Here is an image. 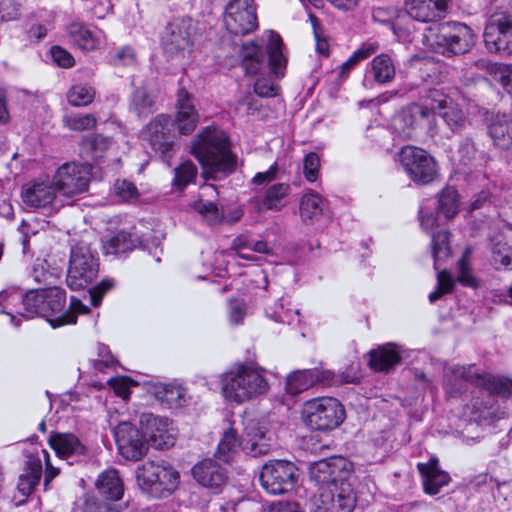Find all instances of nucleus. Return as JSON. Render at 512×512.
<instances>
[{
  "instance_id": "obj_1",
  "label": "nucleus",
  "mask_w": 512,
  "mask_h": 512,
  "mask_svg": "<svg viewBox=\"0 0 512 512\" xmlns=\"http://www.w3.org/2000/svg\"><path fill=\"white\" fill-rule=\"evenodd\" d=\"M350 471L343 459L321 460L310 466V478L318 487L311 512H352L356 494L348 481Z\"/></svg>"
},
{
  "instance_id": "obj_2",
  "label": "nucleus",
  "mask_w": 512,
  "mask_h": 512,
  "mask_svg": "<svg viewBox=\"0 0 512 512\" xmlns=\"http://www.w3.org/2000/svg\"><path fill=\"white\" fill-rule=\"evenodd\" d=\"M191 153L198 159L206 173L213 178L234 171L236 160L231 153L227 134L216 127H206L194 138Z\"/></svg>"
},
{
  "instance_id": "obj_3",
  "label": "nucleus",
  "mask_w": 512,
  "mask_h": 512,
  "mask_svg": "<svg viewBox=\"0 0 512 512\" xmlns=\"http://www.w3.org/2000/svg\"><path fill=\"white\" fill-rule=\"evenodd\" d=\"M222 393L238 404L256 399L269 390L263 370L251 364H237L221 377Z\"/></svg>"
},
{
  "instance_id": "obj_4",
  "label": "nucleus",
  "mask_w": 512,
  "mask_h": 512,
  "mask_svg": "<svg viewBox=\"0 0 512 512\" xmlns=\"http://www.w3.org/2000/svg\"><path fill=\"white\" fill-rule=\"evenodd\" d=\"M473 30L461 22H444L430 27L425 35L435 52L451 57L469 52L475 44Z\"/></svg>"
},
{
  "instance_id": "obj_5",
  "label": "nucleus",
  "mask_w": 512,
  "mask_h": 512,
  "mask_svg": "<svg viewBox=\"0 0 512 512\" xmlns=\"http://www.w3.org/2000/svg\"><path fill=\"white\" fill-rule=\"evenodd\" d=\"M179 472L165 461H147L136 470L139 487L155 498L170 496L178 487Z\"/></svg>"
},
{
  "instance_id": "obj_6",
  "label": "nucleus",
  "mask_w": 512,
  "mask_h": 512,
  "mask_svg": "<svg viewBox=\"0 0 512 512\" xmlns=\"http://www.w3.org/2000/svg\"><path fill=\"white\" fill-rule=\"evenodd\" d=\"M98 258L85 240L71 246L66 282L73 290L88 287L98 276Z\"/></svg>"
},
{
  "instance_id": "obj_7",
  "label": "nucleus",
  "mask_w": 512,
  "mask_h": 512,
  "mask_svg": "<svg viewBox=\"0 0 512 512\" xmlns=\"http://www.w3.org/2000/svg\"><path fill=\"white\" fill-rule=\"evenodd\" d=\"M444 381L449 392L460 391L462 381H467L501 397L512 396V380L481 374L474 365L451 368L450 372L445 373Z\"/></svg>"
},
{
  "instance_id": "obj_8",
  "label": "nucleus",
  "mask_w": 512,
  "mask_h": 512,
  "mask_svg": "<svg viewBox=\"0 0 512 512\" xmlns=\"http://www.w3.org/2000/svg\"><path fill=\"white\" fill-rule=\"evenodd\" d=\"M302 419L311 429L333 430L344 421L345 410L343 405L333 397H318L304 403Z\"/></svg>"
},
{
  "instance_id": "obj_9",
  "label": "nucleus",
  "mask_w": 512,
  "mask_h": 512,
  "mask_svg": "<svg viewBox=\"0 0 512 512\" xmlns=\"http://www.w3.org/2000/svg\"><path fill=\"white\" fill-rule=\"evenodd\" d=\"M434 93H440L439 90H430L420 102L412 103L408 108L394 118V128L400 130L406 139L412 138V127L415 125L426 126L433 135L437 133L438 108L433 104Z\"/></svg>"
},
{
  "instance_id": "obj_10",
  "label": "nucleus",
  "mask_w": 512,
  "mask_h": 512,
  "mask_svg": "<svg viewBox=\"0 0 512 512\" xmlns=\"http://www.w3.org/2000/svg\"><path fill=\"white\" fill-rule=\"evenodd\" d=\"M45 300L40 309V317L46 318L53 328L77 321V313H86L88 308L80 300L72 297L68 310L64 311L66 292L59 287L45 289Z\"/></svg>"
},
{
  "instance_id": "obj_11",
  "label": "nucleus",
  "mask_w": 512,
  "mask_h": 512,
  "mask_svg": "<svg viewBox=\"0 0 512 512\" xmlns=\"http://www.w3.org/2000/svg\"><path fill=\"white\" fill-rule=\"evenodd\" d=\"M262 488L271 495H282L294 489L298 480V468L287 460L265 463L260 472Z\"/></svg>"
},
{
  "instance_id": "obj_12",
  "label": "nucleus",
  "mask_w": 512,
  "mask_h": 512,
  "mask_svg": "<svg viewBox=\"0 0 512 512\" xmlns=\"http://www.w3.org/2000/svg\"><path fill=\"white\" fill-rule=\"evenodd\" d=\"M399 159L406 174L416 184H430L439 176L435 159L421 148L405 146Z\"/></svg>"
},
{
  "instance_id": "obj_13",
  "label": "nucleus",
  "mask_w": 512,
  "mask_h": 512,
  "mask_svg": "<svg viewBox=\"0 0 512 512\" xmlns=\"http://www.w3.org/2000/svg\"><path fill=\"white\" fill-rule=\"evenodd\" d=\"M483 38L489 52L512 55V13H493L486 23Z\"/></svg>"
},
{
  "instance_id": "obj_14",
  "label": "nucleus",
  "mask_w": 512,
  "mask_h": 512,
  "mask_svg": "<svg viewBox=\"0 0 512 512\" xmlns=\"http://www.w3.org/2000/svg\"><path fill=\"white\" fill-rule=\"evenodd\" d=\"M91 175L90 165L65 163L57 169L52 184L61 195L74 197L88 190Z\"/></svg>"
},
{
  "instance_id": "obj_15",
  "label": "nucleus",
  "mask_w": 512,
  "mask_h": 512,
  "mask_svg": "<svg viewBox=\"0 0 512 512\" xmlns=\"http://www.w3.org/2000/svg\"><path fill=\"white\" fill-rule=\"evenodd\" d=\"M142 139L163 159H169L176 137L172 131V120L168 114L154 117L142 130Z\"/></svg>"
},
{
  "instance_id": "obj_16",
  "label": "nucleus",
  "mask_w": 512,
  "mask_h": 512,
  "mask_svg": "<svg viewBox=\"0 0 512 512\" xmlns=\"http://www.w3.org/2000/svg\"><path fill=\"white\" fill-rule=\"evenodd\" d=\"M224 25L237 36L253 32L258 27L254 0H232L226 6Z\"/></svg>"
},
{
  "instance_id": "obj_17",
  "label": "nucleus",
  "mask_w": 512,
  "mask_h": 512,
  "mask_svg": "<svg viewBox=\"0 0 512 512\" xmlns=\"http://www.w3.org/2000/svg\"><path fill=\"white\" fill-rule=\"evenodd\" d=\"M114 437L120 455L127 460L138 461L148 451L143 435L130 422L119 423L114 429Z\"/></svg>"
},
{
  "instance_id": "obj_18",
  "label": "nucleus",
  "mask_w": 512,
  "mask_h": 512,
  "mask_svg": "<svg viewBox=\"0 0 512 512\" xmlns=\"http://www.w3.org/2000/svg\"><path fill=\"white\" fill-rule=\"evenodd\" d=\"M140 423L150 445L158 450L172 447L176 441V432L167 418L153 414H142Z\"/></svg>"
},
{
  "instance_id": "obj_19",
  "label": "nucleus",
  "mask_w": 512,
  "mask_h": 512,
  "mask_svg": "<svg viewBox=\"0 0 512 512\" xmlns=\"http://www.w3.org/2000/svg\"><path fill=\"white\" fill-rule=\"evenodd\" d=\"M194 30L190 18H177L171 21L162 36L164 51L169 55L185 51L192 44Z\"/></svg>"
},
{
  "instance_id": "obj_20",
  "label": "nucleus",
  "mask_w": 512,
  "mask_h": 512,
  "mask_svg": "<svg viewBox=\"0 0 512 512\" xmlns=\"http://www.w3.org/2000/svg\"><path fill=\"white\" fill-rule=\"evenodd\" d=\"M451 0H404V12L413 20L430 23L445 18Z\"/></svg>"
},
{
  "instance_id": "obj_21",
  "label": "nucleus",
  "mask_w": 512,
  "mask_h": 512,
  "mask_svg": "<svg viewBox=\"0 0 512 512\" xmlns=\"http://www.w3.org/2000/svg\"><path fill=\"white\" fill-rule=\"evenodd\" d=\"M192 476L199 485L214 494L221 493L228 480L226 469L213 459H204L194 465Z\"/></svg>"
},
{
  "instance_id": "obj_22",
  "label": "nucleus",
  "mask_w": 512,
  "mask_h": 512,
  "mask_svg": "<svg viewBox=\"0 0 512 512\" xmlns=\"http://www.w3.org/2000/svg\"><path fill=\"white\" fill-rule=\"evenodd\" d=\"M200 115L195 108L193 95L185 88L177 92L174 125L182 135H190L197 127Z\"/></svg>"
},
{
  "instance_id": "obj_23",
  "label": "nucleus",
  "mask_w": 512,
  "mask_h": 512,
  "mask_svg": "<svg viewBox=\"0 0 512 512\" xmlns=\"http://www.w3.org/2000/svg\"><path fill=\"white\" fill-rule=\"evenodd\" d=\"M396 76L394 60L389 54L381 53L375 56L366 68L363 85L371 87L372 83L385 85L391 83Z\"/></svg>"
},
{
  "instance_id": "obj_24",
  "label": "nucleus",
  "mask_w": 512,
  "mask_h": 512,
  "mask_svg": "<svg viewBox=\"0 0 512 512\" xmlns=\"http://www.w3.org/2000/svg\"><path fill=\"white\" fill-rule=\"evenodd\" d=\"M434 95L433 104L438 108V116L452 132L462 130L467 123V116L460 105L442 92Z\"/></svg>"
},
{
  "instance_id": "obj_25",
  "label": "nucleus",
  "mask_w": 512,
  "mask_h": 512,
  "mask_svg": "<svg viewBox=\"0 0 512 512\" xmlns=\"http://www.w3.org/2000/svg\"><path fill=\"white\" fill-rule=\"evenodd\" d=\"M490 263L496 270L512 271V228L491 238Z\"/></svg>"
},
{
  "instance_id": "obj_26",
  "label": "nucleus",
  "mask_w": 512,
  "mask_h": 512,
  "mask_svg": "<svg viewBox=\"0 0 512 512\" xmlns=\"http://www.w3.org/2000/svg\"><path fill=\"white\" fill-rule=\"evenodd\" d=\"M270 447L266 431L260 427L259 423L254 420L246 422L242 436V451L247 455L257 457L266 454Z\"/></svg>"
},
{
  "instance_id": "obj_27",
  "label": "nucleus",
  "mask_w": 512,
  "mask_h": 512,
  "mask_svg": "<svg viewBox=\"0 0 512 512\" xmlns=\"http://www.w3.org/2000/svg\"><path fill=\"white\" fill-rule=\"evenodd\" d=\"M418 470L422 476L424 492L429 495L437 494L449 482V475L439 469L436 458H431L427 463H419Z\"/></svg>"
},
{
  "instance_id": "obj_28",
  "label": "nucleus",
  "mask_w": 512,
  "mask_h": 512,
  "mask_svg": "<svg viewBox=\"0 0 512 512\" xmlns=\"http://www.w3.org/2000/svg\"><path fill=\"white\" fill-rule=\"evenodd\" d=\"M95 487L106 501H119L124 495V483L116 469L103 471L98 476Z\"/></svg>"
},
{
  "instance_id": "obj_29",
  "label": "nucleus",
  "mask_w": 512,
  "mask_h": 512,
  "mask_svg": "<svg viewBox=\"0 0 512 512\" xmlns=\"http://www.w3.org/2000/svg\"><path fill=\"white\" fill-rule=\"evenodd\" d=\"M288 183L280 182L269 186L261 197L255 199V206L259 212L267 210L280 211L284 206L285 198L290 194Z\"/></svg>"
},
{
  "instance_id": "obj_30",
  "label": "nucleus",
  "mask_w": 512,
  "mask_h": 512,
  "mask_svg": "<svg viewBox=\"0 0 512 512\" xmlns=\"http://www.w3.org/2000/svg\"><path fill=\"white\" fill-rule=\"evenodd\" d=\"M49 444L60 458L83 455L86 450L78 437L72 433H54L49 437Z\"/></svg>"
},
{
  "instance_id": "obj_31",
  "label": "nucleus",
  "mask_w": 512,
  "mask_h": 512,
  "mask_svg": "<svg viewBox=\"0 0 512 512\" xmlns=\"http://www.w3.org/2000/svg\"><path fill=\"white\" fill-rule=\"evenodd\" d=\"M324 200L315 191L309 189L303 193L299 203L301 221L305 224H313L318 221L323 213Z\"/></svg>"
},
{
  "instance_id": "obj_32",
  "label": "nucleus",
  "mask_w": 512,
  "mask_h": 512,
  "mask_svg": "<svg viewBox=\"0 0 512 512\" xmlns=\"http://www.w3.org/2000/svg\"><path fill=\"white\" fill-rule=\"evenodd\" d=\"M56 192L53 184L34 183L22 191V199L31 207H46L54 201Z\"/></svg>"
},
{
  "instance_id": "obj_33",
  "label": "nucleus",
  "mask_w": 512,
  "mask_h": 512,
  "mask_svg": "<svg viewBox=\"0 0 512 512\" xmlns=\"http://www.w3.org/2000/svg\"><path fill=\"white\" fill-rule=\"evenodd\" d=\"M401 356L393 343H387L370 352V367L375 371H388L399 364Z\"/></svg>"
},
{
  "instance_id": "obj_34",
  "label": "nucleus",
  "mask_w": 512,
  "mask_h": 512,
  "mask_svg": "<svg viewBox=\"0 0 512 512\" xmlns=\"http://www.w3.org/2000/svg\"><path fill=\"white\" fill-rule=\"evenodd\" d=\"M70 41L81 50L93 51L99 45V39L83 23L73 22L67 27Z\"/></svg>"
},
{
  "instance_id": "obj_35",
  "label": "nucleus",
  "mask_w": 512,
  "mask_h": 512,
  "mask_svg": "<svg viewBox=\"0 0 512 512\" xmlns=\"http://www.w3.org/2000/svg\"><path fill=\"white\" fill-rule=\"evenodd\" d=\"M45 289H34L30 290L22 296L17 294L11 295L10 298L21 299L22 308L17 311L23 317L32 318L34 316H40V309L45 300Z\"/></svg>"
},
{
  "instance_id": "obj_36",
  "label": "nucleus",
  "mask_w": 512,
  "mask_h": 512,
  "mask_svg": "<svg viewBox=\"0 0 512 512\" xmlns=\"http://www.w3.org/2000/svg\"><path fill=\"white\" fill-rule=\"evenodd\" d=\"M288 306H290V303L286 299L281 298L266 308V314L269 318L279 323L287 325L300 323L299 309Z\"/></svg>"
},
{
  "instance_id": "obj_37",
  "label": "nucleus",
  "mask_w": 512,
  "mask_h": 512,
  "mask_svg": "<svg viewBox=\"0 0 512 512\" xmlns=\"http://www.w3.org/2000/svg\"><path fill=\"white\" fill-rule=\"evenodd\" d=\"M135 247L136 240L132 238L130 233L125 231H119L102 240V248L106 255L126 253L132 251Z\"/></svg>"
},
{
  "instance_id": "obj_38",
  "label": "nucleus",
  "mask_w": 512,
  "mask_h": 512,
  "mask_svg": "<svg viewBox=\"0 0 512 512\" xmlns=\"http://www.w3.org/2000/svg\"><path fill=\"white\" fill-rule=\"evenodd\" d=\"M42 476V463L40 459H33L27 463L25 472L18 480V490L23 496L30 495L39 484Z\"/></svg>"
},
{
  "instance_id": "obj_39",
  "label": "nucleus",
  "mask_w": 512,
  "mask_h": 512,
  "mask_svg": "<svg viewBox=\"0 0 512 512\" xmlns=\"http://www.w3.org/2000/svg\"><path fill=\"white\" fill-rule=\"evenodd\" d=\"M489 134L495 145L509 148L512 145V119L506 116L496 118L489 125Z\"/></svg>"
},
{
  "instance_id": "obj_40",
  "label": "nucleus",
  "mask_w": 512,
  "mask_h": 512,
  "mask_svg": "<svg viewBox=\"0 0 512 512\" xmlns=\"http://www.w3.org/2000/svg\"><path fill=\"white\" fill-rule=\"evenodd\" d=\"M282 47L283 42L280 35L274 31H269L267 53L270 67L277 77L283 75L281 69L286 65V58L282 53Z\"/></svg>"
},
{
  "instance_id": "obj_41",
  "label": "nucleus",
  "mask_w": 512,
  "mask_h": 512,
  "mask_svg": "<svg viewBox=\"0 0 512 512\" xmlns=\"http://www.w3.org/2000/svg\"><path fill=\"white\" fill-rule=\"evenodd\" d=\"M130 110L138 117H147L155 111V99L145 88H137L130 99Z\"/></svg>"
},
{
  "instance_id": "obj_42",
  "label": "nucleus",
  "mask_w": 512,
  "mask_h": 512,
  "mask_svg": "<svg viewBox=\"0 0 512 512\" xmlns=\"http://www.w3.org/2000/svg\"><path fill=\"white\" fill-rule=\"evenodd\" d=\"M242 66L246 74H256L263 64V53L261 48L254 42H248L241 48Z\"/></svg>"
},
{
  "instance_id": "obj_43",
  "label": "nucleus",
  "mask_w": 512,
  "mask_h": 512,
  "mask_svg": "<svg viewBox=\"0 0 512 512\" xmlns=\"http://www.w3.org/2000/svg\"><path fill=\"white\" fill-rule=\"evenodd\" d=\"M312 369L298 370L290 373L286 379V391L297 395L315 385Z\"/></svg>"
},
{
  "instance_id": "obj_44",
  "label": "nucleus",
  "mask_w": 512,
  "mask_h": 512,
  "mask_svg": "<svg viewBox=\"0 0 512 512\" xmlns=\"http://www.w3.org/2000/svg\"><path fill=\"white\" fill-rule=\"evenodd\" d=\"M438 212L447 220L454 218L459 211V195L455 188L447 186L438 194Z\"/></svg>"
},
{
  "instance_id": "obj_45",
  "label": "nucleus",
  "mask_w": 512,
  "mask_h": 512,
  "mask_svg": "<svg viewBox=\"0 0 512 512\" xmlns=\"http://www.w3.org/2000/svg\"><path fill=\"white\" fill-rule=\"evenodd\" d=\"M157 396L170 408H180L184 406L188 400L186 388L178 384H165L162 390L157 392Z\"/></svg>"
},
{
  "instance_id": "obj_46",
  "label": "nucleus",
  "mask_w": 512,
  "mask_h": 512,
  "mask_svg": "<svg viewBox=\"0 0 512 512\" xmlns=\"http://www.w3.org/2000/svg\"><path fill=\"white\" fill-rule=\"evenodd\" d=\"M239 449L242 450V439H238L235 429L229 428L218 444L217 457L224 462H229Z\"/></svg>"
},
{
  "instance_id": "obj_47",
  "label": "nucleus",
  "mask_w": 512,
  "mask_h": 512,
  "mask_svg": "<svg viewBox=\"0 0 512 512\" xmlns=\"http://www.w3.org/2000/svg\"><path fill=\"white\" fill-rule=\"evenodd\" d=\"M451 254L449 245V232L441 230L432 234V255L434 259V268L438 269L442 261L446 260Z\"/></svg>"
},
{
  "instance_id": "obj_48",
  "label": "nucleus",
  "mask_w": 512,
  "mask_h": 512,
  "mask_svg": "<svg viewBox=\"0 0 512 512\" xmlns=\"http://www.w3.org/2000/svg\"><path fill=\"white\" fill-rule=\"evenodd\" d=\"M379 49L376 42L363 44L340 66V76L345 77L362 60L367 59Z\"/></svg>"
},
{
  "instance_id": "obj_49",
  "label": "nucleus",
  "mask_w": 512,
  "mask_h": 512,
  "mask_svg": "<svg viewBox=\"0 0 512 512\" xmlns=\"http://www.w3.org/2000/svg\"><path fill=\"white\" fill-rule=\"evenodd\" d=\"M175 175L172 185L179 190H183L188 184L192 183L197 176V167L191 161H185L174 169Z\"/></svg>"
},
{
  "instance_id": "obj_50",
  "label": "nucleus",
  "mask_w": 512,
  "mask_h": 512,
  "mask_svg": "<svg viewBox=\"0 0 512 512\" xmlns=\"http://www.w3.org/2000/svg\"><path fill=\"white\" fill-rule=\"evenodd\" d=\"M456 281L465 287L477 289L480 286L479 280L475 277L467 255H463L457 262Z\"/></svg>"
},
{
  "instance_id": "obj_51",
  "label": "nucleus",
  "mask_w": 512,
  "mask_h": 512,
  "mask_svg": "<svg viewBox=\"0 0 512 512\" xmlns=\"http://www.w3.org/2000/svg\"><path fill=\"white\" fill-rule=\"evenodd\" d=\"M95 97V91L90 86L74 85L67 93L68 102L75 107L87 106Z\"/></svg>"
},
{
  "instance_id": "obj_52",
  "label": "nucleus",
  "mask_w": 512,
  "mask_h": 512,
  "mask_svg": "<svg viewBox=\"0 0 512 512\" xmlns=\"http://www.w3.org/2000/svg\"><path fill=\"white\" fill-rule=\"evenodd\" d=\"M97 120L92 114H70L63 118L64 127L74 131H84L96 126Z\"/></svg>"
},
{
  "instance_id": "obj_53",
  "label": "nucleus",
  "mask_w": 512,
  "mask_h": 512,
  "mask_svg": "<svg viewBox=\"0 0 512 512\" xmlns=\"http://www.w3.org/2000/svg\"><path fill=\"white\" fill-rule=\"evenodd\" d=\"M191 207L200 213L209 224H217L222 221L223 215L217 205L211 201H203L202 199L194 201Z\"/></svg>"
},
{
  "instance_id": "obj_54",
  "label": "nucleus",
  "mask_w": 512,
  "mask_h": 512,
  "mask_svg": "<svg viewBox=\"0 0 512 512\" xmlns=\"http://www.w3.org/2000/svg\"><path fill=\"white\" fill-rule=\"evenodd\" d=\"M455 285V279L447 270H441L437 275V288L428 296L431 303L436 302L444 294L452 292Z\"/></svg>"
},
{
  "instance_id": "obj_55",
  "label": "nucleus",
  "mask_w": 512,
  "mask_h": 512,
  "mask_svg": "<svg viewBox=\"0 0 512 512\" xmlns=\"http://www.w3.org/2000/svg\"><path fill=\"white\" fill-rule=\"evenodd\" d=\"M315 376V384L324 386H337L343 383L352 382V379L346 377L343 373H335L331 370H324L319 368L312 369Z\"/></svg>"
},
{
  "instance_id": "obj_56",
  "label": "nucleus",
  "mask_w": 512,
  "mask_h": 512,
  "mask_svg": "<svg viewBox=\"0 0 512 512\" xmlns=\"http://www.w3.org/2000/svg\"><path fill=\"white\" fill-rule=\"evenodd\" d=\"M320 170V158L317 153L310 152L303 160V174L308 182H315L318 179Z\"/></svg>"
},
{
  "instance_id": "obj_57",
  "label": "nucleus",
  "mask_w": 512,
  "mask_h": 512,
  "mask_svg": "<svg viewBox=\"0 0 512 512\" xmlns=\"http://www.w3.org/2000/svg\"><path fill=\"white\" fill-rule=\"evenodd\" d=\"M82 512H121L120 509L109 501L99 500L96 497H86Z\"/></svg>"
},
{
  "instance_id": "obj_58",
  "label": "nucleus",
  "mask_w": 512,
  "mask_h": 512,
  "mask_svg": "<svg viewBox=\"0 0 512 512\" xmlns=\"http://www.w3.org/2000/svg\"><path fill=\"white\" fill-rule=\"evenodd\" d=\"M111 62L115 66L133 65L136 62V52L131 46H124L115 51Z\"/></svg>"
},
{
  "instance_id": "obj_59",
  "label": "nucleus",
  "mask_w": 512,
  "mask_h": 512,
  "mask_svg": "<svg viewBox=\"0 0 512 512\" xmlns=\"http://www.w3.org/2000/svg\"><path fill=\"white\" fill-rule=\"evenodd\" d=\"M82 145L85 149H90L93 151L95 153V157H99L101 153H103L108 148L110 141L108 138H105L101 135H96L85 138L82 142Z\"/></svg>"
},
{
  "instance_id": "obj_60",
  "label": "nucleus",
  "mask_w": 512,
  "mask_h": 512,
  "mask_svg": "<svg viewBox=\"0 0 512 512\" xmlns=\"http://www.w3.org/2000/svg\"><path fill=\"white\" fill-rule=\"evenodd\" d=\"M20 15L19 4L14 0H0V22L16 20Z\"/></svg>"
},
{
  "instance_id": "obj_61",
  "label": "nucleus",
  "mask_w": 512,
  "mask_h": 512,
  "mask_svg": "<svg viewBox=\"0 0 512 512\" xmlns=\"http://www.w3.org/2000/svg\"><path fill=\"white\" fill-rule=\"evenodd\" d=\"M50 52L53 61L60 67L70 68L75 64L72 54L60 46H53Z\"/></svg>"
},
{
  "instance_id": "obj_62",
  "label": "nucleus",
  "mask_w": 512,
  "mask_h": 512,
  "mask_svg": "<svg viewBox=\"0 0 512 512\" xmlns=\"http://www.w3.org/2000/svg\"><path fill=\"white\" fill-rule=\"evenodd\" d=\"M458 160L463 165H468L475 157L476 148L471 139L465 138L460 142L458 148Z\"/></svg>"
},
{
  "instance_id": "obj_63",
  "label": "nucleus",
  "mask_w": 512,
  "mask_h": 512,
  "mask_svg": "<svg viewBox=\"0 0 512 512\" xmlns=\"http://www.w3.org/2000/svg\"><path fill=\"white\" fill-rule=\"evenodd\" d=\"M131 383L132 381L127 377H116L109 380L115 394L123 399L129 398Z\"/></svg>"
},
{
  "instance_id": "obj_64",
  "label": "nucleus",
  "mask_w": 512,
  "mask_h": 512,
  "mask_svg": "<svg viewBox=\"0 0 512 512\" xmlns=\"http://www.w3.org/2000/svg\"><path fill=\"white\" fill-rule=\"evenodd\" d=\"M264 512H304L300 505L294 501L272 502Z\"/></svg>"
}]
</instances>
